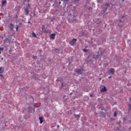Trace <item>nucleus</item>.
I'll return each mask as SVG.
<instances>
[{"instance_id": "f257e3e1", "label": "nucleus", "mask_w": 131, "mask_h": 131, "mask_svg": "<svg viewBox=\"0 0 131 131\" xmlns=\"http://www.w3.org/2000/svg\"><path fill=\"white\" fill-rule=\"evenodd\" d=\"M76 41H77V39L76 38H74L69 42V44L71 46H75L76 43Z\"/></svg>"}, {"instance_id": "f03ea898", "label": "nucleus", "mask_w": 131, "mask_h": 131, "mask_svg": "<svg viewBox=\"0 0 131 131\" xmlns=\"http://www.w3.org/2000/svg\"><path fill=\"white\" fill-rule=\"evenodd\" d=\"M114 72H115V70L114 68H111L107 73L108 74H114Z\"/></svg>"}, {"instance_id": "7ed1b4c3", "label": "nucleus", "mask_w": 131, "mask_h": 131, "mask_svg": "<svg viewBox=\"0 0 131 131\" xmlns=\"http://www.w3.org/2000/svg\"><path fill=\"white\" fill-rule=\"evenodd\" d=\"M124 21L122 20L121 19L119 20V24H118V26H120V27H121L122 26Z\"/></svg>"}, {"instance_id": "20e7f679", "label": "nucleus", "mask_w": 131, "mask_h": 131, "mask_svg": "<svg viewBox=\"0 0 131 131\" xmlns=\"http://www.w3.org/2000/svg\"><path fill=\"white\" fill-rule=\"evenodd\" d=\"M82 71V69H76L75 70V72H76V73H78V74L81 73Z\"/></svg>"}, {"instance_id": "39448f33", "label": "nucleus", "mask_w": 131, "mask_h": 131, "mask_svg": "<svg viewBox=\"0 0 131 131\" xmlns=\"http://www.w3.org/2000/svg\"><path fill=\"white\" fill-rule=\"evenodd\" d=\"M55 36H56V34L55 33H52L49 36L50 38H51V39H55Z\"/></svg>"}, {"instance_id": "423d86ee", "label": "nucleus", "mask_w": 131, "mask_h": 131, "mask_svg": "<svg viewBox=\"0 0 131 131\" xmlns=\"http://www.w3.org/2000/svg\"><path fill=\"white\" fill-rule=\"evenodd\" d=\"M110 6H112V7H113L114 5L112 4H109V3H105V4L104 5V7H107V8H109Z\"/></svg>"}, {"instance_id": "0eeeda50", "label": "nucleus", "mask_w": 131, "mask_h": 131, "mask_svg": "<svg viewBox=\"0 0 131 131\" xmlns=\"http://www.w3.org/2000/svg\"><path fill=\"white\" fill-rule=\"evenodd\" d=\"M4 43H9V42H10V40L8 38H6L4 39Z\"/></svg>"}, {"instance_id": "6e6552de", "label": "nucleus", "mask_w": 131, "mask_h": 131, "mask_svg": "<svg viewBox=\"0 0 131 131\" xmlns=\"http://www.w3.org/2000/svg\"><path fill=\"white\" fill-rule=\"evenodd\" d=\"M5 72V68L4 67H0V73H3Z\"/></svg>"}, {"instance_id": "1a4fd4ad", "label": "nucleus", "mask_w": 131, "mask_h": 131, "mask_svg": "<svg viewBox=\"0 0 131 131\" xmlns=\"http://www.w3.org/2000/svg\"><path fill=\"white\" fill-rule=\"evenodd\" d=\"M9 27H10L11 30H13L14 29V24H10Z\"/></svg>"}, {"instance_id": "9d476101", "label": "nucleus", "mask_w": 131, "mask_h": 131, "mask_svg": "<svg viewBox=\"0 0 131 131\" xmlns=\"http://www.w3.org/2000/svg\"><path fill=\"white\" fill-rule=\"evenodd\" d=\"M39 119L40 120V124H41V123H42V122H43V118L42 117H40L39 118Z\"/></svg>"}, {"instance_id": "9b49d317", "label": "nucleus", "mask_w": 131, "mask_h": 131, "mask_svg": "<svg viewBox=\"0 0 131 131\" xmlns=\"http://www.w3.org/2000/svg\"><path fill=\"white\" fill-rule=\"evenodd\" d=\"M107 91V89H106V87L105 86H103V88L101 89V92H106Z\"/></svg>"}, {"instance_id": "f8f14e48", "label": "nucleus", "mask_w": 131, "mask_h": 131, "mask_svg": "<svg viewBox=\"0 0 131 131\" xmlns=\"http://www.w3.org/2000/svg\"><path fill=\"white\" fill-rule=\"evenodd\" d=\"M25 13L26 15H28V14H29V11L28 10V9L26 8L25 9Z\"/></svg>"}, {"instance_id": "ddd939ff", "label": "nucleus", "mask_w": 131, "mask_h": 131, "mask_svg": "<svg viewBox=\"0 0 131 131\" xmlns=\"http://www.w3.org/2000/svg\"><path fill=\"white\" fill-rule=\"evenodd\" d=\"M7 4V1L3 0L2 2V6H5Z\"/></svg>"}, {"instance_id": "4468645a", "label": "nucleus", "mask_w": 131, "mask_h": 131, "mask_svg": "<svg viewBox=\"0 0 131 131\" xmlns=\"http://www.w3.org/2000/svg\"><path fill=\"white\" fill-rule=\"evenodd\" d=\"M100 114L101 115V116H103V117H106V115H105V113H104V112H101L100 113Z\"/></svg>"}, {"instance_id": "2eb2a0df", "label": "nucleus", "mask_w": 131, "mask_h": 131, "mask_svg": "<svg viewBox=\"0 0 131 131\" xmlns=\"http://www.w3.org/2000/svg\"><path fill=\"white\" fill-rule=\"evenodd\" d=\"M32 35L33 36V37H36V34H35V33H34V32H33V33H32Z\"/></svg>"}, {"instance_id": "dca6fc26", "label": "nucleus", "mask_w": 131, "mask_h": 131, "mask_svg": "<svg viewBox=\"0 0 131 131\" xmlns=\"http://www.w3.org/2000/svg\"><path fill=\"white\" fill-rule=\"evenodd\" d=\"M42 30H43L45 33H47V31H46V28H45V27L42 26Z\"/></svg>"}, {"instance_id": "f3484780", "label": "nucleus", "mask_w": 131, "mask_h": 131, "mask_svg": "<svg viewBox=\"0 0 131 131\" xmlns=\"http://www.w3.org/2000/svg\"><path fill=\"white\" fill-rule=\"evenodd\" d=\"M114 117H117V112H115L114 113Z\"/></svg>"}, {"instance_id": "a211bd4d", "label": "nucleus", "mask_w": 131, "mask_h": 131, "mask_svg": "<svg viewBox=\"0 0 131 131\" xmlns=\"http://www.w3.org/2000/svg\"><path fill=\"white\" fill-rule=\"evenodd\" d=\"M69 22H74V21H75V19H69Z\"/></svg>"}, {"instance_id": "6ab92c4d", "label": "nucleus", "mask_w": 131, "mask_h": 131, "mask_svg": "<svg viewBox=\"0 0 131 131\" xmlns=\"http://www.w3.org/2000/svg\"><path fill=\"white\" fill-rule=\"evenodd\" d=\"M74 116H75L76 117H77V118H80V116L79 115H74Z\"/></svg>"}, {"instance_id": "aec40b11", "label": "nucleus", "mask_w": 131, "mask_h": 131, "mask_svg": "<svg viewBox=\"0 0 131 131\" xmlns=\"http://www.w3.org/2000/svg\"><path fill=\"white\" fill-rule=\"evenodd\" d=\"M0 76L1 77H2L1 78V79H4V76L3 75V74H0Z\"/></svg>"}, {"instance_id": "412c9836", "label": "nucleus", "mask_w": 131, "mask_h": 131, "mask_svg": "<svg viewBox=\"0 0 131 131\" xmlns=\"http://www.w3.org/2000/svg\"><path fill=\"white\" fill-rule=\"evenodd\" d=\"M33 59H34L35 60H36V59H37V57L36 56H33Z\"/></svg>"}, {"instance_id": "4be33fe9", "label": "nucleus", "mask_w": 131, "mask_h": 131, "mask_svg": "<svg viewBox=\"0 0 131 131\" xmlns=\"http://www.w3.org/2000/svg\"><path fill=\"white\" fill-rule=\"evenodd\" d=\"M107 9H108L107 8H105V10L104 11V13H105V12H106V11H107Z\"/></svg>"}, {"instance_id": "5701e85b", "label": "nucleus", "mask_w": 131, "mask_h": 131, "mask_svg": "<svg viewBox=\"0 0 131 131\" xmlns=\"http://www.w3.org/2000/svg\"><path fill=\"white\" fill-rule=\"evenodd\" d=\"M93 96H94V95H93V94L90 95V97H91V98H93Z\"/></svg>"}, {"instance_id": "b1692460", "label": "nucleus", "mask_w": 131, "mask_h": 131, "mask_svg": "<svg viewBox=\"0 0 131 131\" xmlns=\"http://www.w3.org/2000/svg\"><path fill=\"white\" fill-rule=\"evenodd\" d=\"M19 28L18 27H17L16 28V31H18V29Z\"/></svg>"}, {"instance_id": "393cba45", "label": "nucleus", "mask_w": 131, "mask_h": 131, "mask_svg": "<svg viewBox=\"0 0 131 131\" xmlns=\"http://www.w3.org/2000/svg\"><path fill=\"white\" fill-rule=\"evenodd\" d=\"M15 17H16V19H18V15H16Z\"/></svg>"}, {"instance_id": "a878e982", "label": "nucleus", "mask_w": 131, "mask_h": 131, "mask_svg": "<svg viewBox=\"0 0 131 131\" xmlns=\"http://www.w3.org/2000/svg\"><path fill=\"white\" fill-rule=\"evenodd\" d=\"M80 0H75V2H79Z\"/></svg>"}, {"instance_id": "bb28decb", "label": "nucleus", "mask_w": 131, "mask_h": 131, "mask_svg": "<svg viewBox=\"0 0 131 131\" xmlns=\"http://www.w3.org/2000/svg\"><path fill=\"white\" fill-rule=\"evenodd\" d=\"M0 50H4V48H0Z\"/></svg>"}, {"instance_id": "cd10ccee", "label": "nucleus", "mask_w": 131, "mask_h": 131, "mask_svg": "<svg viewBox=\"0 0 131 131\" xmlns=\"http://www.w3.org/2000/svg\"><path fill=\"white\" fill-rule=\"evenodd\" d=\"M111 76H110V77H108V79H110V78H111Z\"/></svg>"}, {"instance_id": "c85d7f7f", "label": "nucleus", "mask_w": 131, "mask_h": 131, "mask_svg": "<svg viewBox=\"0 0 131 131\" xmlns=\"http://www.w3.org/2000/svg\"><path fill=\"white\" fill-rule=\"evenodd\" d=\"M61 86L63 88V83H61Z\"/></svg>"}, {"instance_id": "c756f323", "label": "nucleus", "mask_w": 131, "mask_h": 131, "mask_svg": "<svg viewBox=\"0 0 131 131\" xmlns=\"http://www.w3.org/2000/svg\"><path fill=\"white\" fill-rule=\"evenodd\" d=\"M85 51H86L85 49H83L84 52H85Z\"/></svg>"}, {"instance_id": "7c9ffc66", "label": "nucleus", "mask_w": 131, "mask_h": 131, "mask_svg": "<svg viewBox=\"0 0 131 131\" xmlns=\"http://www.w3.org/2000/svg\"><path fill=\"white\" fill-rule=\"evenodd\" d=\"M59 5H61V2H59Z\"/></svg>"}, {"instance_id": "2f4dec72", "label": "nucleus", "mask_w": 131, "mask_h": 131, "mask_svg": "<svg viewBox=\"0 0 131 131\" xmlns=\"http://www.w3.org/2000/svg\"><path fill=\"white\" fill-rule=\"evenodd\" d=\"M130 103H131V98L130 99Z\"/></svg>"}, {"instance_id": "473e14b6", "label": "nucleus", "mask_w": 131, "mask_h": 131, "mask_svg": "<svg viewBox=\"0 0 131 131\" xmlns=\"http://www.w3.org/2000/svg\"><path fill=\"white\" fill-rule=\"evenodd\" d=\"M30 108H31V107H29V109H30Z\"/></svg>"}, {"instance_id": "72a5a7b5", "label": "nucleus", "mask_w": 131, "mask_h": 131, "mask_svg": "<svg viewBox=\"0 0 131 131\" xmlns=\"http://www.w3.org/2000/svg\"><path fill=\"white\" fill-rule=\"evenodd\" d=\"M73 18H74V19H75V17L74 16H73Z\"/></svg>"}, {"instance_id": "f704fd0d", "label": "nucleus", "mask_w": 131, "mask_h": 131, "mask_svg": "<svg viewBox=\"0 0 131 131\" xmlns=\"http://www.w3.org/2000/svg\"><path fill=\"white\" fill-rule=\"evenodd\" d=\"M122 2H124V0H122Z\"/></svg>"}, {"instance_id": "c9c22d12", "label": "nucleus", "mask_w": 131, "mask_h": 131, "mask_svg": "<svg viewBox=\"0 0 131 131\" xmlns=\"http://www.w3.org/2000/svg\"><path fill=\"white\" fill-rule=\"evenodd\" d=\"M129 110H130V108H129Z\"/></svg>"}]
</instances>
